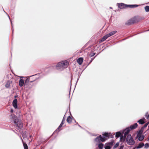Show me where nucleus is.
Listing matches in <instances>:
<instances>
[{
    "label": "nucleus",
    "instance_id": "nucleus-3",
    "mask_svg": "<svg viewBox=\"0 0 149 149\" xmlns=\"http://www.w3.org/2000/svg\"><path fill=\"white\" fill-rule=\"evenodd\" d=\"M127 143L130 145L132 146L134 145L135 142L130 134L128 135L126 139Z\"/></svg>",
    "mask_w": 149,
    "mask_h": 149
},
{
    "label": "nucleus",
    "instance_id": "nucleus-6",
    "mask_svg": "<svg viewBox=\"0 0 149 149\" xmlns=\"http://www.w3.org/2000/svg\"><path fill=\"white\" fill-rule=\"evenodd\" d=\"M125 132L124 134V136L123 137V140L124 141L126 137V136L130 132V129L129 127H128V128H127L125 130Z\"/></svg>",
    "mask_w": 149,
    "mask_h": 149
},
{
    "label": "nucleus",
    "instance_id": "nucleus-36",
    "mask_svg": "<svg viewBox=\"0 0 149 149\" xmlns=\"http://www.w3.org/2000/svg\"><path fill=\"white\" fill-rule=\"evenodd\" d=\"M27 81H29V79H26L25 81V82H26Z\"/></svg>",
    "mask_w": 149,
    "mask_h": 149
},
{
    "label": "nucleus",
    "instance_id": "nucleus-21",
    "mask_svg": "<svg viewBox=\"0 0 149 149\" xmlns=\"http://www.w3.org/2000/svg\"><path fill=\"white\" fill-rule=\"evenodd\" d=\"M144 9L146 12H149V6H147L144 7Z\"/></svg>",
    "mask_w": 149,
    "mask_h": 149
},
{
    "label": "nucleus",
    "instance_id": "nucleus-8",
    "mask_svg": "<svg viewBox=\"0 0 149 149\" xmlns=\"http://www.w3.org/2000/svg\"><path fill=\"white\" fill-rule=\"evenodd\" d=\"M137 136L138 137V140L139 141H142L144 138V136L141 135V134L138 133L137 134Z\"/></svg>",
    "mask_w": 149,
    "mask_h": 149
},
{
    "label": "nucleus",
    "instance_id": "nucleus-4",
    "mask_svg": "<svg viewBox=\"0 0 149 149\" xmlns=\"http://www.w3.org/2000/svg\"><path fill=\"white\" fill-rule=\"evenodd\" d=\"M14 121L15 126L17 127L19 129H21L23 125L21 121H19L17 119L16 117L14 115Z\"/></svg>",
    "mask_w": 149,
    "mask_h": 149
},
{
    "label": "nucleus",
    "instance_id": "nucleus-39",
    "mask_svg": "<svg viewBox=\"0 0 149 149\" xmlns=\"http://www.w3.org/2000/svg\"><path fill=\"white\" fill-rule=\"evenodd\" d=\"M123 138V137L122 136H121L120 137V139H122Z\"/></svg>",
    "mask_w": 149,
    "mask_h": 149
},
{
    "label": "nucleus",
    "instance_id": "nucleus-43",
    "mask_svg": "<svg viewBox=\"0 0 149 149\" xmlns=\"http://www.w3.org/2000/svg\"><path fill=\"white\" fill-rule=\"evenodd\" d=\"M17 97V96H15V98H16Z\"/></svg>",
    "mask_w": 149,
    "mask_h": 149
},
{
    "label": "nucleus",
    "instance_id": "nucleus-29",
    "mask_svg": "<svg viewBox=\"0 0 149 149\" xmlns=\"http://www.w3.org/2000/svg\"><path fill=\"white\" fill-rule=\"evenodd\" d=\"M105 40H106V39H105V38H104V36H103V38L102 39H101L100 40V42H102L104 41Z\"/></svg>",
    "mask_w": 149,
    "mask_h": 149
},
{
    "label": "nucleus",
    "instance_id": "nucleus-49",
    "mask_svg": "<svg viewBox=\"0 0 149 149\" xmlns=\"http://www.w3.org/2000/svg\"><path fill=\"white\" fill-rule=\"evenodd\" d=\"M8 17H9V18L10 19L9 16H8Z\"/></svg>",
    "mask_w": 149,
    "mask_h": 149
},
{
    "label": "nucleus",
    "instance_id": "nucleus-11",
    "mask_svg": "<svg viewBox=\"0 0 149 149\" xmlns=\"http://www.w3.org/2000/svg\"><path fill=\"white\" fill-rule=\"evenodd\" d=\"M138 126V125H137V123H135L134 124L131 125L129 127L130 129H131V130H133L136 128Z\"/></svg>",
    "mask_w": 149,
    "mask_h": 149
},
{
    "label": "nucleus",
    "instance_id": "nucleus-41",
    "mask_svg": "<svg viewBox=\"0 0 149 149\" xmlns=\"http://www.w3.org/2000/svg\"><path fill=\"white\" fill-rule=\"evenodd\" d=\"M148 113H147L146 114V116H147V114H148Z\"/></svg>",
    "mask_w": 149,
    "mask_h": 149
},
{
    "label": "nucleus",
    "instance_id": "nucleus-47",
    "mask_svg": "<svg viewBox=\"0 0 149 149\" xmlns=\"http://www.w3.org/2000/svg\"><path fill=\"white\" fill-rule=\"evenodd\" d=\"M11 24H12V26H12V22H11Z\"/></svg>",
    "mask_w": 149,
    "mask_h": 149
},
{
    "label": "nucleus",
    "instance_id": "nucleus-26",
    "mask_svg": "<svg viewBox=\"0 0 149 149\" xmlns=\"http://www.w3.org/2000/svg\"><path fill=\"white\" fill-rule=\"evenodd\" d=\"M144 146V148L146 149H147L148 147H149V144L148 143H146Z\"/></svg>",
    "mask_w": 149,
    "mask_h": 149
},
{
    "label": "nucleus",
    "instance_id": "nucleus-19",
    "mask_svg": "<svg viewBox=\"0 0 149 149\" xmlns=\"http://www.w3.org/2000/svg\"><path fill=\"white\" fill-rule=\"evenodd\" d=\"M63 125L62 123H61V124H60V125L59 126V127H58V128L54 132H58L60 131V130H59V128L61 127Z\"/></svg>",
    "mask_w": 149,
    "mask_h": 149
},
{
    "label": "nucleus",
    "instance_id": "nucleus-38",
    "mask_svg": "<svg viewBox=\"0 0 149 149\" xmlns=\"http://www.w3.org/2000/svg\"><path fill=\"white\" fill-rule=\"evenodd\" d=\"M93 59H92L90 61V63L91 62H92V61H93Z\"/></svg>",
    "mask_w": 149,
    "mask_h": 149
},
{
    "label": "nucleus",
    "instance_id": "nucleus-18",
    "mask_svg": "<svg viewBox=\"0 0 149 149\" xmlns=\"http://www.w3.org/2000/svg\"><path fill=\"white\" fill-rule=\"evenodd\" d=\"M116 31H113L110 32L108 34L110 37L112 35H114L116 33Z\"/></svg>",
    "mask_w": 149,
    "mask_h": 149
},
{
    "label": "nucleus",
    "instance_id": "nucleus-22",
    "mask_svg": "<svg viewBox=\"0 0 149 149\" xmlns=\"http://www.w3.org/2000/svg\"><path fill=\"white\" fill-rule=\"evenodd\" d=\"M10 86V83L9 81H8L6 83L5 85V87L6 88H8Z\"/></svg>",
    "mask_w": 149,
    "mask_h": 149
},
{
    "label": "nucleus",
    "instance_id": "nucleus-48",
    "mask_svg": "<svg viewBox=\"0 0 149 149\" xmlns=\"http://www.w3.org/2000/svg\"><path fill=\"white\" fill-rule=\"evenodd\" d=\"M148 140H149V138H148Z\"/></svg>",
    "mask_w": 149,
    "mask_h": 149
},
{
    "label": "nucleus",
    "instance_id": "nucleus-25",
    "mask_svg": "<svg viewBox=\"0 0 149 149\" xmlns=\"http://www.w3.org/2000/svg\"><path fill=\"white\" fill-rule=\"evenodd\" d=\"M111 147L106 144V146L105 147V149H110Z\"/></svg>",
    "mask_w": 149,
    "mask_h": 149
},
{
    "label": "nucleus",
    "instance_id": "nucleus-42",
    "mask_svg": "<svg viewBox=\"0 0 149 149\" xmlns=\"http://www.w3.org/2000/svg\"><path fill=\"white\" fill-rule=\"evenodd\" d=\"M110 9H112V7H110Z\"/></svg>",
    "mask_w": 149,
    "mask_h": 149
},
{
    "label": "nucleus",
    "instance_id": "nucleus-46",
    "mask_svg": "<svg viewBox=\"0 0 149 149\" xmlns=\"http://www.w3.org/2000/svg\"><path fill=\"white\" fill-rule=\"evenodd\" d=\"M80 127H81V126H80L79 125H78Z\"/></svg>",
    "mask_w": 149,
    "mask_h": 149
},
{
    "label": "nucleus",
    "instance_id": "nucleus-1",
    "mask_svg": "<svg viewBox=\"0 0 149 149\" xmlns=\"http://www.w3.org/2000/svg\"><path fill=\"white\" fill-rule=\"evenodd\" d=\"M110 133H105L102 134L103 136H102L101 135L97 137L95 139V141L97 143H100L101 142H104L107 139L111 138L112 136H110Z\"/></svg>",
    "mask_w": 149,
    "mask_h": 149
},
{
    "label": "nucleus",
    "instance_id": "nucleus-30",
    "mask_svg": "<svg viewBox=\"0 0 149 149\" xmlns=\"http://www.w3.org/2000/svg\"><path fill=\"white\" fill-rule=\"evenodd\" d=\"M149 124V123H146L143 126V127L144 128H145V127H147V126H148V125Z\"/></svg>",
    "mask_w": 149,
    "mask_h": 149
},
{
    "label": "nucleus",
    "instance_id": "nucleus-44",
    "mask_svg": "<svg viewBox=\"0 0 149 149\" xmlns=\"http://www.w3.org/2000/svg\"><path fill=\"white\" fill-rule=\"evenodd\" d=\"M20 78H22L23 77H19Z\"/></svg>",
    "mask_w": 149,
    "mask_h": 149
},
{
    "label": "nucleus",
    "instance_id": "nucleus-9",
    "mask_svg": "<svg viewBox=\"0 0 149 149\" xmlns=\"http://www.w3.org/2000/svg\"><path fill=\"white\" fill-rule=\"evenodd\" d=\"M17 101L16 99H15L13 102V107L15 109L17 108Z\"/></svg>",
    "mask_w": 149,
    "mask_h": 149
},
{
    "label": "nucleus",
    "instance_id": "nucleus-37",
    "mask_svg": "<svg viewBox=\"0 0 149 149\" xmlns=\"http://www.w3.org/2000/svg\"><path fill=\"white\" fill-rule=\"evenodd\" d=\"M64 121H62L61 123H62L63 124V125L64 124V123H63Z\"/></svg>",
    "mask_w": 149,
    "mask_h": 149
},
{
    "label": "nucleus",
    "instance_id": "nucleus-10",
    "mask_svg": "<svg viewBox=\"0 0 149 149\" xmlns=\"http://www.w3.org/2000/svg\"><path fill=\"white\" fill-rule=\"evenodd\" d=\"M83 61V59L82 58L80 57L77 60V62L79 65H81L82 64Z\"/></svg>",
    "mask_w": 149,
    "mask_h": 149
},
{
    "label": "nucleus",
    "instance_id": "nucleus-20",
    "mask_svg": "<svg viewBox=\"0 0 149 149\" xmlns=\"http://www.w3.org/2000/svg\"><path fill=\"white\" fill-rule=\"evenodd\" d=\"M121 135V133L119 132H117L116 133V137L118 138L120 137Z\"/></svg>",
    "mask_w": 149,
    "mask_h": 149
},
{
    "label": "nucleus",
    "instance_id": "nucleus-15",
    "mask_svg": "<svg viewBox=\"0 0 149 149\" xmlns=\"http://www.w3.org/2000/svg\"><path fill=\"white\" fill-rule=\"evenodd\" d=\"M114 143V141L113 140H112L110 142H109L108 143H107L106 144L110 146L111 147L112 146L113 143Z\"/></svg>",
    "mask_w": 149,
    "mask_h": 149
},
{
    "label": "nucleus",
    "instance_id": "nucleus-28",
    "mask_svg": "<svg viewBox=\"0 0 149 149\" xmlns=\"http://www.w3.org/2000/svg\"><path fill=\"white\" fill-rule=\"evenodd\" d=\"M104 38H105V39L106 40L107 38L108 37H110L109 34H107L104 36Z\"/></svg>",
    "mask_w": 149,
    "mask_h": 149
},
{
    "label": "nucleus",
    "instance_id": "nucleus-7",
    "mask_svg": "<svg viewBox=\"0 0 149 149\" xmlns=\"http://www.w3.org/2000/svg\"><path fill=\"white\" fill-rule=\"evenodd\" d=\"M135 22V19L133 18L129 20L125 24L128 25L133 24Z\"/></svg>",
    "mask_w": 149,
    "mask_h": 149
},
{
    "label": "nucleus",
    "instance_id": "nucleus-45",
    "mask_svg": "<svg viewBox=\"0 0 149 149\" xmlns=\"http://www.w3.org/2000/svg\"><path fill=\"white\" fill-rule=\"evenodd\" d=\"M30 82H33V81H30Z\"/></svg>",
    "mask_w": 149,
    "mask_h": 149
},
{
    "label": "nucleus",
    "instance_id": "nucleus-2",
    "mask_svg": "<svg viewBox=\"0 0 149 149\" xmlns=\"http://www.w3.org/2000/svg\"><path fill=\"white\" fill-rule=\"evenodd\" d=\"M68 64L69 63L67 60L61 61L56 65V69L62 71L67 67Z\"/></svg>",
    "mask_w": 149,
    "mask_h": 149
},
{
    "label": "nucleus",
    "instance_id": "nucleus-27",
    "mask_svg": "<svg viewBox=\"0 0 149 149\" xmlns=\"http://www.w3.org/2000/svg\"><path fill=\"white\" fill-rule=\"evenodd\" d=\"M104 38H105V39L106 40L107 38L108 37H110L109 34H107L104 36Z\"/></svg>",
    "mask_w": 149,
    "mask_h": 149
},
{
    "label": "nucleus",
    "instance_id": "nucleus-32",
    "mask_svg": "<svg viewBox=\"0 0 149 149\" xmlns=\"http://www.w3.org/2000/svg\"><path fill=\"white\" fill-rule=\"evenodd\" d=\"M124 147V145H122V146H121L119 148V149H123V148Z\"/></svg>",
    "mask_w": 149,
    "mask_h": 149
},
{
    "label": "nucleus",
    "instance_id": "nucleus-13",
    "mask_svg": "<svg viewBox=\"0 0 149 149\" xmlns=\"http://www.w3.org/2000/svg\"><path fill=\"white\" fill-rule=\"evenodd\" d=\"M144 144L143 143H140L139 144L138 146H136L135 148H136V149L141 148L143 147L144 146Z\"/></svg>",
    "mask_w": 149,
    "mask_h": 149
},
{
    "label": "nucleus",
    "instance_id": "nucleus-16",
    "mask_svg": "<svg viewBox=\"0 0 149 149\" xmlns=\"http://www.w3.org/2000/svg\"><path fill=\"white\" fill-rule=\"evenodd\" d=\"M67 121L68 123H70L72 122V118L71 117L69 116H68L67 119Z\"/></svg>",
    "mask_w": 149,
    "mask_h": 149
},
{
    "label": "nucleus",
    "instance_id": "nucleus-5",
    "mask_svg": "<svg viewBox=\"0 0 149 149\" xmlns=\"http://www.w3.org/2000/svg\"><path fill=\"white\" fill-rule=\"evenodd\" d=\"M137 5H126L123 3H118V7L120 9H123L126 7H129L130 8H135L138 6Z\"/></svg>",
    "mask_w": 149,
    "mask_h": 149
},
{
    "label": "nucleus",
    "instance_id": "nucleus-34",
    "mask_svg": "<svg viewBox=\"0 0 149 149\" xmlns=\"http://www.w3.org/2000/svg\"><path fill=\"white\" fill-rule=\"evenodd\" d=\"M95 54V53H93L92 54L91 56V57H92L94 56Z\"/></svg>",
    "mask_w": 149,
    "mask_h": 149
},
{
    "label": "nucleus",
    "instance_id": "nucleus-31",
    "mask_svg": "<svg viewBox=\"0 0 149 149\" xmlns=\"http://www.w3.org/2000/svg\"><path fill=\"white\" fill-rule=\"evenodd\" d=\"M144 18L143 17H139V20H143V19H144Z\"/></svg>",
    "mask_w": 149,
    "mask_h": 149
},
{
    "label": "nucleus",
    "instance_id": "nucleus-24",
    "mask_svg": "<svg viewBox=\"0 0 149 149\" xmlns=\"http://www.w3.org/2000/svg\"><path fill=\"white\" fill-rule=\"evenodd\" d=\"M119 143L118 142L114 146L113 148V149L116 148H117L118 146H119Z\"/></svg>",
    "mask_w": 149,
    "mask_h": 149
},
{
    "label": "nucleus",
    "instance_id": "nucleus-14",
    "mask_svg": "<svg viewBox=\"0 0 149 149\" xmlns=\"http://www.w3.org/2000/svg\"><path fill=\"white\" fill-rule=\"evenodd\" d=\"M145 119L144 118H143L142 119L139 120L138 121V122L140 124L143 125L144 124L145 122L144 120Z\"/></svg>",
    "mask_w": 149,
    "mask_h": 149
},
{
    "label": "nucleus",
    "instance_id": "nucleus-12",
    "mask_svg": "<svg viewBox=\"0 0 149 149\" xmlns=\"http://www.w3.org/2000/svg\"><path fill=\"white\" fill-rule=\"evenodd\" d=\"M24 84V80L22 79H21L19 81V85L21 87L23 86Z\"/></svg>",
    "mask_w": 149,
    "mask_h": 149
},
{
    "label": "nucleus",
    "instance_id": "nucleus-33",
    "mask_svg": "<svg viewBox=\"0 0 149 149\" xmlns=\"http://www.w3.org/2000/svg\"><path fill=\"white\" fill-rule=\"evenodd\" d=\"M65 116H64L63 117V120H62V121H65Z\"/></svg>",
    "mask_w": 149,
    "mask_h": 149
},
{
    "label": "nucleus",
    "instance_id": "nucleus-23",
    "mask_svg": "<svg viewBox=\"0 0 149 149\" xmlns=\"http://www.w3.org/2000/svg\"><path fill=\"white\" fill-rule=\"evenodd\" d=\"M98 147L101 149H102L103 147V144L102 143H99L98 146Z\"/></svg>",
    "mask_w": 149,
    "mask_h": 149
},
{
    "label": "nucleus",
    "instance_id": "nucleus-35",
    "mask_svg": "<svg viewBox=\"0 0 149 149\" xmlns=\"http://www.w3.org/2000/svg\"><path fill=\"white\" fill-rule=\"evenodd\" d=\"M13 110L12 109H11L10 110V112L12 113H13Z\"/></svg>",
    "mask_w": 149,
    "mask_h": 149
},
{
    "label": "nucleus",
    "instance_id": "nucleus-40",
    "mask_svg": "<svg viewBox=\"0 0 149 149\" xmlns=\"http://www.w3.org/2000/svg\"><path fill=\"white\" fill-rule=\"evenodd\" d=\"M136 148H135V147H134V148H133V149H136Z\"/></svg>",
    "mask_w": 149,
    "mask_h": 149
},
{
    "label": "nucleus",
    "instance_id": "nucleus-17",
    "mask_svg": "<svg viewBox=\"0 0 149 149\" xmlns=\"http://www.w3.org/2000/svg\"><path fill=\"white\" fill-rule=\"evenodd\" d=\"M22 140L23 143L24 147V149H28V147L26 143H24L23 142V141L22 138H21Z\"/></svg>",
    "mask_w": 149,
    "mask_h": 149
}]
</instances>
